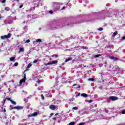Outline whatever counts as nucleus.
<instances>
[{
    "mask_svg": "<svg viewBox=\"0 0 125 125\" xmlns=\"http://www.w3.org/2000/svg\"><path fill=\"white\" fill-rule=\"evenodd\" d=\"M5 24H12L13 23V20L8 18L4 21Z\"/></svg>",
    "mask_w": 125,
    "mask_h": 125,
    "instance_id": "nucleus-1",
    "label": "nucleus"
},
{
    "mask_svg": "<svg viewBox=\"0 0 125 125\" xmlns=\"http://www.w3.org/2000/svg\"><path fill=\"white\" fill-rule=\"evenodd\" d=\"M57 115H59V113H57L55 115V116H57Z\"/></svg>",
    "mask_w": 125,
    "mask_h": 125,
    "instance_id": "nucleus-44",
    "label": "nucleus"
},
{
    "mask_svg": "<svg viewBox=\"0 0 125 125\" xmlns=\"http://www.w3.org/2000/svg\"><path fill=\"white\" fill-rule=\"evenodd\" d=\"M26 82V74H24V78L21 80L20 81V84H22L23 83H25Z\"/></svg>",
    "mask_w": 125,
    "mask_h": 125,
    "instance_id": "nucleus-4",
    "label": "nucleus"
},
{
    "mask_svg": "<svg viewBox=\"0 0 125 125\" xmlns=\"http://www.w3.org/2000/svg\"><path fill=\"white\" fill-rule=\"evenodd\" d=\"M0 16H1V15L0 14Z\"/></svg>",
    "mask_w": 125,
    "mask_h": 125,
    "instance_id": "nucleus-55",
    "label": "nucleus"
},
{
    "mask_svg": "<svg viewBox=\"0 0 125 125\" xmlns=\"http://www.w3.org/2000/svg\"><path fill=\"white\" fill-rule=\"evenodd\" d=\"M4 111L6 112V110H5V109H4Z\"/></svg>",
    "mask_w": 125,
    "mask_h": 125,
    "instance_id": "nucleus-50",
    "label": "nucleus"
},
{
    "mask_svg": "<svg viewBox=\"0 0 125 125\" xmlns=\"http://www.w3.org/2000/svg\"><path fill=\"white\" fill-rule=\"evenodd\" d=\"M23 7V4H21L19 8H22Z\"/></svg>",
    "mask_w": 125,
    "mask_h": 125,
    "instance_id": "nucleus-35",
    "label": "nucleus"
},
{
    "mask_svg": "<svg viewBox=\"0 0 125 125\" xmlns=\"http://www.w3.org/2000/svg\"><path fill=\"white\" fill-rule=\"evenodd\" d=\"M98 31H103V28L100 27L98 29Z\"/></svg>",
    "mask_w": 125,
    "mask_h": 125,
    "instance_id": "nucleus-21",
    "label": "nucleus"
},
{
    "mask_svg": "<svg viewBox=\"0 0 125 125\" xmlns=\"http://www.w3.org/2000/svg\"><path fill=\"white\" fill-rule=\"evenodd\" d=\"M122 41H125V36H123L122 38Z\"/></svg>",
    "mask_w": 125,
    "mask_h": 125,
    "instance_id": "nucleus-30",
    "label": "nucleus"
},
{
    "mask_svg": "<svg viewBox=\"0 0 125 125\" xmlns=\"http://www.w3.org/2000/svg\"><path fill=\"white\" fill-rule=\"evenodd\" d=\"M100 56H101V55L98 54V55H95V57L96 58H97L99 57Z\"/></svg>",
    "mask_w": 125,
    "mask_h": 125,
    "instance_id": "nucleus-22",
    "label": "nucleus"
},
{
    "mask_svg": "<svg viewBox=\"0 0 125 125\" xmlns=\"http://www.w3.org/2000/svg\"><path fill=\"white\" fill-rule=\"evenodd\" d=\"M1 18H2V17H1V16H0V19H1Z\"/></svg>",
    "mask_w": 125,
    "mask_h": 125,
    "instance_id": "nucleus-49",
    "label": "nucleus"
},
{
    "mask_svg": "<svg viewBox=\"0 0 125 125\" xmlns=\"http://www.w3.org/2000/svg\"><path fill=\"white\" fill-rule=\"evenodd\" d=\"M6 100H7L8 101H10V102H11L12 104H13L14 105H16V103L15 102V101L11 100V99L10 98H6V99L4 100V103H5V101H6Z\"/></svg>",
    "mask_w": 125,
    "mask_h": 125,
    "instance_id": "nucleus-3",
    "label": "nucleus"
},
{
    "mask_svg": "<svg viewBox=\"0 0 125 125\" xmlns=\"http://www.w3.org/2000/svg\"><path fill=\"white\" fill-rule=\"evenodd\" d=\"M11 37V34L8 33L7 35L1 36L0 39L1 40H4V39H9Z\"/></svg>",
    "mask_w": 125,
    "mask_h": 125,
    "instance_id": "nucleus-2",
    "label": "nucleus"
},
{
    "mask_svg": "<svg viewBox=\"0 0 125 125\" xmlns=\"http://www.w3.org/2000/svg\"><path fill=\"white\" fill-rule=\"evenodd\" d=\"M6 1V0H3L1 1V2H2V3H5Z\"/></svg>",
    "mask_w": 125,
    "mask_h": 125,
    "instance_id": "nucleus-32",
    "label": "nucleus"
},
{
    "mask_svg": "<svg viewBox=\"0 0 125 125\" xmlns=\"http://www.w3.org/2000/svg\"><path fill=\"white\" fill-rule=\"evenodd\" d=\"M110 59H111V60H114V61H118V60H119V59H118L117 57H109Z\"/></svg>",
    "mask_w": 125,
    "mask_h": 125,
    "instance_id": "nucleus-8",
    "label": "nucleus"
},
{
    "mask_svg": "<svg viewBox=\"0 0 125 125\" xmlns=\"http://www.w3.org/2000/svg\"><path fill=\"white\" fill-rule=\"evenodd\" d=\"M122 114H125V109L122 111Z\"/></svg>",
    "mask_w": 125,
    "mask_h": 125,
    "instance_id": "nucleus-31",
    "label": "nucleus"
},
{
    "mask_svg": "<svg viewBox=\"0 0 125 125\" xmlns=\"http://www.w3.org/2000/svg\"><path fill=\"white\" fill-rule=\"evenodd\" d=\"M13 109H17V110H21L23 109V106H15L14 107V108H11V110H12Z\"/></svg>",
    "mask_w": 125,
    "mask_h": 125,
    "instance_id": "nucleus-6",
    "label": "nucleus"
},
{
    "mask_svg": "<svg viewBox=\"0 0 125 125\" xmlns=\"http://www.w3.org/2000/svg\"><path fill=\"white\" fill-rule=\"evenodd\" d=\"M55 57H56V58H57V57H58V55H55Z\"/></svg>",
    "mask_w": 125,
    "mask_h": 125,
    "instance_id": "nucleus-40",
    "label": "nucleus"
},
{
    "mask_svg": "<svg viewBox=\"0 0 125 125\" xmlns=\"http://www.w3.org/2000/svg\"><path fill=\"white\" fill-rule=\"evenodd\" d=\"M20 36V35H17V37H18V38H19Z\"/></svg>",
    "mask_w": 125,
    "mask_h": 125,
    "instance_id": "nucleus-47",
    "label": "nucleus"
},
{
    "mask_svg": "<svg viewBox=\"0 0 125 125\" xmlns=\"http://www.w3.org/2000/svg\"><path fill=\"white\" fill-rule=\"evenodd\" d=\"M56 119H57L56 118H54L53 120H56Z\"/></svg>",
    "mask_w": 125,
    "mask_h": 125,
    "instance_id": "nucleus-48",
    "label": "nucleus"
},
{
    "mask_svg": "<svg viewBox=\"0 0 125 125\" xmlns=\"http://www.w3.org/2000/svg\"><path fill=\"white\" fill-rule=\"evenodd\" d=\"M65 9V7H63L62 8V10H63V9Z\"/></svg>",
    "mask_w": 125,
    "mask_h": 125,
    "instance_id": "nucleus-41",
    "label": "nucleus"
},
{
    "mask_svg": "<svg viewBox=\"0 0 125 125\" xmlns=\"http://www.w3.org/2000/svg\"><path fill=\"white\" fill-rule=\"evenodd\" d=\"M118 35V32L115 31V32L113 33V34L112 35V37H116Z\"/></svg>",
    "mask_w": 125,
    "mask_h": 125,
    "instance_id": "nucleus-13",
    "label": "nucleus"
},
{
    "mask_svg": "<svg viewBox=\"0 0 125 125\" xmlns=\"http://www.w3.org/2000/svg\"><path fill=\"white\" fill-rule=\"evenodd\" d=\"M28 117H33V115H32V114H31V115H28Z\"/></svg>",
    "mask_w": 125,
    "mask_h": 125,
    "instance_id": "nucleus-38",
    "label": "nucleus"
},
{
    "mask_svg": "<svg viewBox=\"0 0 125 125\" xmlns=\"http://www.w3.org/2000/svg\"><path fill=\"white\" fill-rule=\"evenodd\" d=\"M69 125H75V123L72 122L69 124Z\"/></svg>",
    "mask_w": 125,
    "mask_h": 125,
    "instance_id": "nucleus-20",
    "label": "nucleus"
},
{
    "mask_svg": "<svg viewBox=\"0 0 125 125\" xmlns=\"http://www.w3.org/2000/svg\"><path fill=\"white\" fill-rule=\"evenodd\" d=\"M84 125V123H81L79 124V125Z\"/></svg>",
    "mask_w": 125,
    "mask_h": 125,
    "instance_id": "nucleus-34",
    "label": "nucleus"
},
{
    "mask_svg": "<svg viewBox=\"0 0 125 125\" xmlns=\"http://www.w3.org/2000/svg\"><path fill=\"white\" fill-rule=\"evenodd\" d=\"M26 43H29L30 42V40H27L25 42Z\"/></svg>",
    "mask_w": 125,
    "mask_h": 125,
    "instance_id": "nucleus-28",
    "label": "nucleus"
},
{
    "mask_svg": "<svg viewBox=\"0 0 125 125\" xmlns=\"http://www.w3.org/2000/svg\"><path fill=\"white\" fill-rule=\"evenodd\" d=\"M36 42H42V40H41V39H38V40L36 41Z\"/></svg>",
    "mask_w": 125,
    "mask_h": 125,
    "instance_id": "nucleus-18",
    "label": "nucleus"
},
{
    "mask_svg": "<svg viewBox=\"0 0 125 125\" xmlns=\"http://www.w3.org/2000/svg\"><path fill=\"white\" fill-rule=\"evenodd\" d=\"M38 83H41V81L40 80H38L37 81Z\"/></svg>",
    "mask_w": 125,
    "mask_h": 125,
    "instance_id": "nucleus-39",
    "label": "nucleus"
},
{
    "mask_svg": "<svg viewBox=\"0 0 125 125\" xmlns=\"http://www.w3.org/2000/svg\"><path fill=\"white\" fill-rule=\"evenodd\" d=\"M81 96H83V97H87L88 96V95H87V94H85V93H82L81 94Z\"/></svg>",
    "mask_w": 125,
    "mask_h": 125,
    "instance_id": "nucleus-10",
    "label": "nucleus"
},
{
    "mask_svg": "<svg viewBox=\"0 0 125 125\" xmlns=\"http://www.w3.org/2000/svg\"><path fill=\"white\" fill-rule=\"evenodd\" d=\"M56 5V4H55L54 6H55Z\"/></svg>",
    "mask_w": 125,
    "mask_h": 125,
    "instance_id": "nucleus-53",
    "label": "nucleus"
},
{
    "mask_svg": "<svg viewBox=\"0 0 125 125\" xmlns=\"http://www.w3.org/2000/svg\"><path fill=\"white\" fill-rule=\"evenodd\" d=\"M88 81H91V82H94V78H89L88 79Z\"/></svg>",
    "mask_w": 125,
    "mask_h": 125,
    "instance_id": "nucleus-16",
    "label": "nucleus"
},
{
    "mask_svg": "<svg viewBox=\"0 0 125 125\" xmlns=\"http://www.w3.org/2000/svg\"><path fill=\"white\" fill-rule=\"evenodd\" d=\"M49 108L51 110H55L56 109V106L54 105H51L49 106Z\"/></svg>",
    "mask_w": 125,
    "mask_h": 125,
    "instance_id": "nucleus-9",
    "label": "nucleus"
},
{
    "mask_svg": "<svg viewBox=\"0 0 125 125\" xmlns=\"http://www.w3.org/2000/svg\"><path fill=\"white\" fill-rule=\"evenodd\" d=\"M15 60V57H13L10 58V61H14Z\"/></svg>",
    "mask_w": 125,
    "mask_h": 125,
    "instance_id": "nucleus-15",
    "label": "nucleus"
},
{
    "mask_svg": "<svg viewBox=\"0 0 125 125\" xmlns=\"http://www.w3.org/2000/svg\"><path fill=\"white\" fill-rule=\"evenodd\" d=\"M89 103H91V102H92V100H89Z\"/></svg>",
    "mask_w": 125,
    "mask_h": 125,
    "instance_id": "nucleus-42",
    "label": "nucleus"
},
{
    "mask_svg": "<svg viewBox=\"0 0 125 125\" xmlns=\"http://www.w3.org/2000/svg\"><path fill=\"white\" fill-rule=\"evenodd\" d=\"M109 99H110V100H112V101H115L116 100H118V98L115 96H110L109 97Z\"/></svg>",
    "mask_w": 125,
    "mask_h": 125,
    "instance_id": "nucleus-5",
    "label": "nucleus"
},
{
    "mask_svg": "<svg viewBox=\"0 0 125 125\" xmlns=\"http://www.w3.org/2000/svg\"><path fill=\"white\" fill-rule=\"evenodd\" d=\"M49 13H50V14H52L53 13V12L52 11H50Z\"/></svg>",
    "mask_w": 125,
    "mask_h": 125,
    "instance_id": "nucleus-36",
    "label": "nucleus"
},
{
    "mask_svg": "<svg viewBox=\"0 0 125 125\" xmlns=\"http://www.w3.org/2000/svg\"><path fill=\"white\" fill-rule=\"evenodd\" d=\"M73 110H78V107H74L72 108Z\"/></svg>",
    "mask_w": 125,
    "mask_h": 125,
    "instance_id": "nucleus-25",
    "label": "nucleus"
},
{
    "mask_svg": "<svg viewBox=\"0 0 125 125\" xmlns=\"http://www.w3.org/2000/svg\"><path fill=\"white\" fill-rule=\"evenodd\" d=\"M41 97H42V99L44 100V97L43 96V95L42 94L41 95Z\"/></svg>",
    "mask_w": 125,
    "mask_h": 125,
    "instance_id": "nucleus-27",
    "label": "nucleus"
},
{
    "mask_svg": "<svg viewBox=\"0 0 125 125\" xmlns=\"http://www.w3.org/2000/svg\"><path fill=\"white\" fill-rule=\"evenodd\" d=\"M20 51L23 52L24 51V48H20Z\"/></svg>",
    "mask_w": 125,
    "mask_h": 125,
    "instance_id": "nucleus-24",
    "label": "nucleus"
},
{
    "mask_svg": "<svg viewBox=\"0 0 125 125\" xmlns=\"http://www.w3.org/2000/svg\"><path fill=\"white\" fill-rule=\"evenodd\" d=\"M14 108V107H13V105H10V110H12V109H11V108Z\"/></svg>",
    "mask_w": 125,
    "mask_h": 125,
    "instance_id": "nucleus-29",
    "label": "nucleus"
},
{
    "mask_svg": "<svg viewBox=\"0 0 125 125\" xmlns=\"http://www.w3.org/2000/svg\"><path fill=\"white\" fill-rule=\"evenodd\" d=\"M38 90H41V88L39 87L38 88Z\"/></svg>",
    "mask_w": 125,
    "mask_h": 125,
    "instance_id": "nucleus-45",
    "label": "nucleus"
},
{
    "mask_svg": "<svg viewBox=\"0 0 125 125\" xmlns=\"http://www.w3.org/2000/svg\"><path fill=\"white\" fill-rule=\"evenodd\" d=\"M31 66H32V63H29L27 67V68H30Z\"/></svg>",
    "mask_w": 125,
    "mask_h": 125,
    "instance_id": "nucleus-19",
    "label": "nucleus"
},
{
    "mask_svg": "<svg viewBox=\"0 0 125 125\" xmlns=\"http://www.w3.org/2000/svg\"><path fill=\"white\" fill-rule=\"evenodd\" d=\"M80 93H79L78 94V96L80 95Z\"/></svg>",
    "mask_w": 125,
    "mask_h": 125,
    "instance_id": "nucleus-52",
    "label": "nucleus"
},
{
    "mask_svg": "<svg viewBox=\"0 0 125 125\" xmlns=\"http://www.w3.org/2000/svg\"><path fill=\"white\" fill-rule=\"evenodd\" d=\"M0 89H1V88H0Z\"/></svg>",
    "mask_w": 125,
    "mask_h": 125,
    "instance_id": "nucleus-56",
    "label": "nucleus"
},
{
    "mask_svg": "<svg viewBox=\"0 0 125 125\" xmlns=\"http://www.w3.org/2000/svg\"><path fill=\"white\" fill-rule=\"evenodd\" d=\"M6 125H10V119H9L6 123Z\"/></svg>",
    "mask_w": 125,
    "mask_h": 125,
    "instance_id": "nucleus-17",
    "label": "nucleus"
},
{
    "mask_svg": "<svg viewBox=\"0 0 125 125\" xmlns=\"http://www.w3.org/2000/svg\"><path fill=\"white\" fill-rule=\"evenodd\" d=\"M22 92H24V94H27V92H25L24 91H22Z\"/></svg>",
    "mask_w": 125,
    "mask_h": 125,
    "instance_id": "nucleus-37",
    "label": "nucleus"
},
{
    "mask_svg": "<svg viewBox=\"0 0 125 125\" xmlns=\"http://www.w3.org/2000/svg\"><path fill=\"white\" fill-rule=\"evenodd\" d=\"M83 49H88V48L87 47L83 46Z\"/></svg>",
    "mask_w": 125,
    "mask_h": 125,
    "instance_id": "nucleus-26",
    "label": "nucleus"
},
{
    "mask_svg": "<svg viewBox=\"0 0 125 125\" xmlns=\"http://www.w3.org/2000/svg\"><path fill=\"white\" fill-rule=\"evenodd\" d=\"M58 63V61H53L51 62L48 63L46 64V65H52L53 64H57Z\"/></svg>",
    "mask_w": 125,
    "mask_h": 125,
    "instance_id": "nucleus-7",
    "label": "nucleus"
},
{
    "mask_svg": "<svg viewBox=\"0 0 125 125\" xmlns=\"http://www.w3.org/2000/svg\"><path fill=\"white\" fill-rule=\"evenodd\" d=\"M24 125H27V124H24Z\"/></svg>",
    "mask_w": 125,
    "mask_h": 125,
    "instance_id": "nucleus-54",
    "label": "nucleus"
},
{
    "mask_svg": "<svg viewBox=\"0 0 125 125\" xmlns=\"http://www.w3.org/2000/svg\"><path fill=\"white\" fill-rule=\"evenodd\" d=\"M76 85H77V84H74L73 86H76Z\"/></svg>",
    "mask_w": 125,
    "mask_h": 125,
    "instance_id": "nucleus-43",
    "label": "nucleus"
},
{
    "mask_svg": "<svg viewBox=\"0 0 125 125\" xmlns=\"http://www.w3.org/2000/svg\"><path fill=\"white\" fill-rule=\"evenodd\" d=\"M14 65L15 66V67H17V66H18V62H15L14 64Z\"/></svg>",
    "mask_w": 125,
    "mask_h": 125,
    "instance_id": "nucleus-23",
    "label": "nucleus"
},
{
    "mask_svg": "<svg viewBox=\"0 0 125 125\" xmlns=\"http://www.w3.org/2000/svg\"><path fill=\"white\" fill-rule=\"evenodd\" d=\"M37 62H38V60H35L34 61V62H33V63H37Z\"/></svg>",
    "mask_w": 125,
    "mask_h": 125,
    "instance_id": "nucleus-33",
    "label": "nucleus"
},
{
    "mask_svg": "<svg viewBox=\"0 0 125 125\" xmlns=\"http://www.w3.org/2000/svg\"><path fill=\"white\" fill-rule=\"evenodd\" d=\"M32 117H37L38 116V112H36L32 114Z\"/></svg>",
    "mask_w": 125,
    "mask_h": 125,
    "instance_id": "nucleus-11",
    "label": "nucleus"
},
{
    "mask_svg": "<svg viewBox=\"0 0 125 125\" xmlns=\"http://www.w3.org/2000/svg\"><path fill=\"white\" fill-rule=\"evenodd\" d=\"M53 113H51V116H53Z\"/></svg>",
    "mask_w": 125,
    "mask_h": 125,
    "instance_id": "nucleus-46",
    "label": "nucleus"
},
{
    "mask_svg": "<svg viewBox=\"0 0 125 125\" xmlns=\"http://www.w3.org/2000/svg\"><path fill=\"white\" fill-rule=\"evenodd\" d=\"M72 59H73V58H69L65 60V62H68V61H71V60H72Z\"/></svg>",
    "mask_w": 125,
    "mask_h": 125,
    "instance_id": "nucleus-12",
    "label": "nucleus"
},
{
    "mask_svg": "<svg viewBox=\"0 0 125 125\" xmlns=\"http://www.w3.org/2000/svg\"><path fill=\"white\" fill-rule=\"evenodd\" d=\"M20 0H17V1L18 2Z\"/></svg>",
    "mask_w": 125,
    "mask_h": 125,
    "instance_id": "nucleus-51",
    "label": "nucleus"
},
{
    "mask_svg": "<svg viewBox=\"0 0 125 125\" xmlns=\"http://www.w3.org/2000/svg\"><path fill=\"white\" fill-rule=\"evenodd\" d=\"M5 10H6V11H9V10H10V8L8 7H6L5 8Z\"/></svg>",
    "mask_w": 125,
    "mask_h": 125,
    "instance_id": "nucleus-14",
    "label": "nucleus"
}]
</instances>
